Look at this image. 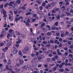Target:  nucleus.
Returning <instances> with one entry per match:
<instances>
[{"mask_svg":"<svg viewBox=\"0 0 73 73\" xmlns=\"http://www.w3.org/2000/svg\"><path fill=\"white\" fill-rule=\"evenodd\" d=\"M13 4L14 6L13 5ZM9 5L10 6H11L12 7H13V8H14L15 9H17V8H18L17 5V3L14 2H13L12 1H11L9 4Z\"/></svg>","mask_w":73,"mask_h":73,"instance_id":"f257e3e1","label":"nucleus"},{"mask_svg":"<svg viewBox=\"0 0 73 73\" xmlns=\"http://www.w3.org/2000/svg\"><path fill=\"white\" fill-rule=\"evenodd\" d=\"M65 13L66 15H65L62 14L61 16L62 18V17H64L63 16H70L71 17H72V16H73V15H72L71 13H68L66 11L65 12Z\"/></svg>","mask_w":73,"mask_h":73,"instance_id":"f03ea898","label":"nucleus"},{"mask_svg":"<svg viewBox=\"0 0 73 73\" xmlns=\"http://www.w3.org/2000/svg\"><path fill=\"white\" fill-rule=\"evenodd\" d=\"M13 17H14L13 15L12 16L11 15H10L9 16V20L10 21H12L13 20Z\"/></svg>","mask_w":73,"mask_h":73,"instance_id":"7ed1b4c3","label":"nucleus"},{"mask_svg":"<svg viewBox=\"0 0 73 73\" xmlns=\"http://www.w3.org/2000/svg\"><path fill=\"white\" fill-rule=\"evenodd\" d=\"M23 18L22 17H20L19 18H17L15 19V21L17 22L18 21H19L20 19H23Z\"/></svg>","mask_w":73,"mask_h":73,"instance_id":"20e7f679","label":"nucleus"},{"mask_svg":"<svg viewBox=\"0 0 73 73\" xmlns=\"http://www.w3.org/2000/svg\"><path fill=\"white\" fill-rule=\"evenodd\" d=\"M18 52V51L16 49H15L13 51V53L14 54H16V53H17V52Z\"/></svg>","mask_w":73,"mask_h":73,"instance_id":"39448f33","label":"nucleus"},{"mask_svg":"<svg viewBox=\"0 0 73 73\" xmlns=\"http://www.w3.org/2000/svg\"><path fill=\"white\" fill-rule=\"evenodd\" d=\"M19 62L20 64V65H22V64H24V61L23 60H19Z\"/></svg>","mask_w":73,"mask_h":73,"instance_id":"423d86ee","label":"nucleus"},{"mask_svg":"<svg viewBox=\"0 0 73 73\" xmlns=\"http://www.w3.org/2000/svg\"><path fill=\"white\" fill-rule=\"evenodd\" d=\"M3 15H5V14H7V12L4 11L3 9L1 10V13H3Z\"/></svg>","mask_w":73,"mask_h":73,"instance_id":"0eeeda50","label":"nucleus"},{"mask_svg":"<svg viewBox=\"0 0 73 73\" xmlns=\"http://www.w3.org/2000/svg\"><path fill=\"white\" fill-rule=\"evenodd\" d=\"M12 37V35L10 34L9 33H8L7 36V37L8 38H9V37Z\"/></svg>","mask_w":73,"mask_h":73,"instance_id":"6e6552de","label":"nucleus"},{"mask_svg":"<svg viewBox=\"0 0 73 73\" xmlns=\"http://www.w3.org/2000/svg\"><path fill=\"white\" fill-rule=\"evenodd\" d=\"M37 58H38V60L39 62H41V61H42V58L41 57L39 56H37Z\"/></svg>","mask_w":73,"mask_h":73,"instance_id":"1a4fd4ad","label":"nucleus"},{"mask_svg":"<svg viewBox=\"0 0 73 73\" xmlns=\"http://www.w3.org/2000/svg\"><path fill=\"white\" fill-rule=\"evenodd\" d=\"M54 31H51L50 33H46L47 35H48V36H50V35H51V34H52V33H54Z\"/></svg>","mask_w":73,"mask_h":73,"instance_id":"9d476101","label":"nucleus"},{"mask_svg":"<svg viewBox=\"0 0 73 73\" xmlns=\"http://www.w3.org/2000/svg\"><path fill=\"white\" fill-rule=\"evenodd\" d=\"M24 50L26 52H28L29 50V47H26L24 48Z\"/></svg>","mask_w":73,"mask_h":73,"instance_id":"9b49d317","label":"nucleus"},{"mask_svg":"<svg viewBox=\"0 0 73 73\" xmlns=\"http://www.w3.org/2000/svg\"><path fill=\"white\" fill-rule=\"evenodd\" d=\"M6 68L7 70H10L11 71V70H12L11 69H9V67H8V65H6Z\"/></svg>","mask_w":73,"mask_h":73,"instance_id":"f8f14e48","label":"nucleus"},{"mask_svg":"<svg viewBox=\"0 0 73 73\" xmlns=\"http://www.w3.org/2000/svg\"><path fill=\"white\" fill-rule=\"evenodd\" d=\"M37 60V58H34L32 60V62H36Z\"/></svg>","mask_w":73,"mask_h":73,"instance_id":"ddd939ff","label":"nucleus"},{"mask_svg":"<svg viewBox=\"0 0 73 73\" xmlns=\"http://www.w3.org/2000/svg\"><path fill=\"white\" fill-rule=\"evenodd\" d=\"M56 18H57V20H60V15H56Z\"/></svg>","mask_w":73,"mask_h":73,"instance_id":"4468645a","label":"nucleus"},{"mask_svg":"<svg viewBox=\"0 0 73 73\" xmlns=\"http://www.w3.org/2000/svg\"><path fill=\"white\" fill-rule=\"evenodd\" d=\"M55 43H56V44H58V45H59V44H60V42L58 41V40H55Z\"/></svg>","mask_w":73,"mask_h":73,"instance_id":"2eb2a0df","label":"nucleus"},{"mask_svg":"<svg viewBox=\"0 0 73 73\" xmlns=\"http://www.w3.org/2000/svg\"><path fill=\"white\" fill-rule=\"evenodd\" d=\"M37 63L35 62L33 64V67H36V66H37Z\"/></svg>","mask_w":73,"mask_h":73,"instance_id":"dca6fc26","label":"nucleus"},{"mask_svg":"<svg viewBox=\"0 0 73 73\" xmlns=\"http://www.w3.org/2000/svg\"><path fill=\"white\" fill-rule=\"evenodd\" d=\"M61 37H66V35L63 33H62L61 35Z\"/></svg>","mask_w":73,"mask_h":73,"instance_id":"f3484780","label":"nucleus"},{"mask_svg":"<svg viewBox=\"0 0 73 73\" xmlns=\"http://www.w3.org/2000/svg\"><path fill=\"white\" fill-rule=\"evenodd\" d=\"M9 32L10 33H12V32H13V33H15V31L13 30L10 29L9 30Z\"/></svg>","mask_w":73,"mask_h":73,"instance_id":"a211bd4d","label":"nucleus"},{"mask_svg":"<svg viewBox=\"0 0 73 73\" xmlns=\"http://www.w3.org/2000/svg\"><path fill=\"white\" fill-rule=\"evenodd\" d=\"M16 35H17L18 36H20V33L18 32L17 31H15Z\"/></svg>","mask_w":73,"mask_h":73,"instance_id":"6ab92c4d","label":"nucleus"},{"mask_svg":"<svg viewBox=\"0 0 73 73\" xmlns=\"http://www.w3.org/2000/svg\"><path fill=\"white\" fill-rule=\"evenodd\" d=\"M11 45H12V42H9L7 44V45L8 46H11Z\"/></svg>","mask_w":73,"mask_h":73,"instance_id":"aec40b11","label":"nucleus"},{"mask_svg":"<svg viewBox=\"0 0 73 73\" xmlns=\"http://www.w3.org/2000/svg\"><path fill=\"white\" fill-rule=\"evenodd\" d=\"M21 42V40L20 39H19L18 40V41H16V44H20V42Z\"/></svg>","mask_w":73,"mask_h":73,"instance_id":"412c9836","label":"nucleus"},{"mask_svg":"<svg viewBox=\"0 0 73 73\" xmlns=\"http://www.w3.org/2000/svg\"><path fill=\"white\" fill-rule=\"evenodd\" d=\"M43 29L44 32L46 33V32H48V30L47 29H46L44 28H43Z\"/></svg>","mask_w":73,"mask_h":73,"instance_id":"4be33fe9","label":"nucleus"},{"mask_svg":"<svg viewBox=\"0 0 73 73\" xmlns=\"http://www.w3.org/2000/svg\"><path fill=\"white\" fill-rule=\"evenodd\" d=\"M52 29L53 30H55L56 29V27H55V25H54L52 27Z\"/></svg>","mask_w":73,"mask_h":73,"instance_id":"5701e85b","label":"nucleus"},{"mask_svg":"<svg viewBox=\"0 0 73 73\" xmlns=\"http://www.w3.org/2000/svg\"><path fill=\"white\" fill-rule=\"evenodd\" d=\"M15 70L17 71V72H19V71H20V70H20V69H18L16 68H15Z\"/></svg>","mask_w":73,"mask_h":73,"instance_id":"b1692460","label":"nucleus"},{"mask_svg":"<svg viewBox=\"0 0 73 73\" xmlns=\"http://www.w3.org/2000/svg\"><path fill=\"white\" fill-rule=\"evenodd\" d=\"M28 68V66L27 65H25L24 67H22V69H25L26 68Z\"/></svg>","mask_w":73,"mask_h":73,"instance_id":"393cba45","label":"nucleus"},{"mask_svg":"<svg viewBox=\"0 0 73 73\" xmlns=\"http://www.w3.org/2000/svg\"><path fill=\"white\" fill-rule=\"evenodd\" d=\"M65 1L66 2V5H69V3L68 2V0H65Z\"/></svg>","mask_w":73,"mask_h":73,"instance_id":"a878e982","label":"nucleus"},{"mask_svg":"<svg viewBox=\"0 0 73 73\" xmlns=\"http://www.w3.org/2000/svg\"><path fill=\"white\" fill-rule=\"evenodd\" d=\"M42 45L43 47H44V48H45L43 49V50L44 51V50H45V46H44V45L43 44H42Z\"/></svg>","mask_w":73,"mask_h":73,"instance_id":"bb28decb","label":"nucleus"},{"mask_svg":"<svg viewBox=\"0 0 73 73\" xmlns=\"http://www.w3.org/2000/svg\"><path fill=\"white\" fill-rule=\"evenodd\" d=\"M31 14L32 13L29 12L27 13H26V16H28V15H31Z\"/></svg>","mask_w":73,"mask_h":73,"instance_id":"cd10ccee","label":"nucleus"},{"mask_svg":"<svg viewBox=\"0 0 73 73\" xmlns=\"http://www.w3.org/2000/svg\"><path fill=\"white\" fill-rule=\"evenodd\" d=\"M22 54V52H21V51L20 50L19 51V55L20 56V55H21Z\"/></svg>","mask_w":73,"mask_h":73,"instance_id":"c85d7f7f","label":"nucleus"},{"mask_svg":"<svg viewBox=\"0 0 73 73\" xmlns=\"http://www.w3.org/2000/svg\"><path fill=\"white\" fill-rule=\"evenodd\" d=\"M16 2L18 4H20V3L21 2V1L20 0H16Z\"/></svg>","mask_w":73,"mask_h":73,"instance_id":"c756f323","label":"nucleus"},{"mask_svg":"<svg viewBox=\"0 0 73 73\" xmlns=\"http://www.w3.org/2000/svg\"><path fill=\"white\" fill-rule=\"evenodd\" d=\"M63 3H64L63 2H60L59 3V4H60V7L62 6V4H63Z\"/></svg>","mask_w":73,"mask_h":73,"instance_id":"7c9ffc66","label":"nucleus"},{"mask_svg":"<svg viewBox=\"0 0 73 73\" xmlns=\"http://www.w3.org/2000/svg\"><path fill=\"white\" fill-rule=\"evenodd\" d=\"M46 27H48V31H50V26L49 25H47Z\"/></svg>","mask_w":73,"mask_h":73,"instance_id":"2f4dec72","label":"nucleus"},{"mask_svg":"<svg viewBox=\"0 0 73 73\" xmlns=\"http://www.w3.org/2000/svg\"><path fill=\"white\" fill-rule=\"evenodd\" d=\"M25 9V7L23 6V7H21V8H19V9Z\"/></svg>","mask_w":73,"mask_h":73,"instance_id":"473e14b6","label":"nucleus"},{"mask_svg":"<svg viewBox=\"0 0 73 73\" xmlns=\"http://www.w3.org/2000/svg\"><path fill=\"white\" fill-rule=\"evenodd\" d=\"M68 52L70 53H73V51H72L70 49L68 50Z\"/></svg>","mask_w":73,"mask_h":73,"instance_id":"72a5a7b5","label":"nucleus"},{"mask_svg":"<svg viewBox=\"0 0 73 73\" xmlns=\"http://www.w3.org/2000/svg\"><path fill=\"white\" fill-rule=\"evenodd\" d=\"M4 36V35L2 34H0V37L1 38H2Z\"/></svg>","mask_w":73,"mask_h":73,"instance_id":"f704fd0d","label":"nucleus"},{"mask_svg":"<svg viewBox=\"0 0 73 73\" xmlns=\"http://www.w3.org/2000/svg\"><path fill=\"white\" fill-rule=\"evenodd\" d=\"M64 54L65 55V56H68V52H66Z\"/></svg>","mask_w":73,"mask_h":73,"instance_id":"c9c22d12","label":"nucleus"},{"mask_svg":"<svg viewBox=\"0 0 73 73\" xmlns=\"http://www.w3.org/2000/svg\"><path fill=\"white\" fill-rule=\"evenodd\" d=\"M36 3L38 4H41V2H40V1H38L37 0L36 1Z\"/></svg>","mask_w":73,"mask_h":73,"instance_id":"e433bc0d","label":"nucleus"},{"mask_svg":"<svg viewBox=\"0 0 73 73\" xmlns=\"http://www.w3.org/2000/svg\"><path fill=\"white\" fill-rule=\"evenodd\" d=\"M21 12L22 13H24V12L23 11H19L18 12L19 13H21Z\"/></svg>","mask_w":73,"mask_h":73,"instance_id":"4c0bfd02","label":"nucleus"},{"mask_svg":"<svg viewBox=\"0 0 73 73\" xmlns=\"http://www.w3.org/2000/svg\"><path fill=\"white\" fill-rule=\"evenodd\" d=\"M42 43L44 44H46L47 43V41H44L42 42Z\"/></svg>","mask_w":73,"mask_h":73,"instance_id":"58836bf2","label":"nucleus"},{"mask_svg":"<svg viewBox=\"0 0 73 73\" xmlns=\"http://www.w3.org/2000/svg\"><path fill=\"white\" fill-rule=\"evenodd\" d=\"M45 25V23H42L41 25L42 27H44V25Z\"/></svg>","mask_w":73,"mask_h":73,"instance_id":"ea45409f","label":"nucleus"},{"mask_svg":"<svg viewBox=\"0 0 73 73\" xmlns=\"http://www.w3.org/2000/svg\"><path fill=\"white\" fill-rule=\"evenodd\" d=\"M59 71L61 72H63L64 71V69H60L59 70Z\"/></svg>","mask_w":73,"mask_h":73,"instance_id":"a19ab883","label":"nucleus"},{"mask_svg":"<svg viewBox=\"0 0 73 73\" xmlns=\"http://www.w3.org/2000/svg\"><path fill=\"white\" fill-rule=\"evenodd\" d=\"M8 4V3L6 4L4 6L5 8H6V7H7V6Z\"/></svg>","mask_w":73,"mask_h":73,"instance_id":"79ce46f5","label":"nucleus"},{"mask_svg":"<svg viewBox=\"0 0 73 73\" xmlns=\"http://www.w3.org/2000/svg\"><path fill=\"white\" fill-rule=\"evenodd\" d=\"M28 11H29V12H31L32 10L31 9H30V8H29L28 9Z\"/></svg>","mask_w":73,"mask_h":73,"instance_id":"37998d69","label":"nucleus"},{"mask_svg":"<svg viewBox=\"0 0 73 73\" xmlns=\"http://www.w3.org/2000/svg\"><path fill=\"white\" fill-rule=\"evenodd\" d=\"M58 22H57L55 23V25H56V26H57L58 25Z\"/></svg>","mask_w":73,"mask_h":73,"instance_id":"c03bdc74","label":"nucleus"},{"mask_svg":"<svg viewBox=\"0 0 73 73\" xmlns=\"http://www.w3.org/2000/svg\"><path fill=\"white\" fill-rule=\"evenodd\" d=\"M4 45V43H1V44H0V46H3Z\"/></svg>","mask_w":73,"mask_h":73,"instance_id":"a18cd8bd","label":"nucleus"},{"mask_svg":"<svg viewBox=\"0 0 73 73\" xmlns=\"http://www.w3.org/2000/svg\"><path fill=\"white\" fill-rule=\"evenodd\" d=\"M62 41V38H60L59 39V41Z\"/></svg>","mask_w":73,"mask_h":73,"instance_id":"49530a36","label":"nucleus"},{"mask_svg":"<svg viewBox=\"0 0 73 73\" xmlns=\"http://www.w3.org/2000/svg\"><path fill=\"white\" fill-rule=\"evenodd\" d=\"M10 13H11V14H12V16H13V12H12V11H11V10H10Z\"/></svg>","mask_w":73,"mask_h":73,"instance_id":"de8ad7c7","label":"nucleus"},{"mask_svg":"<svg viewBox=\"0 0 73 73\" xmlns=\"http://www.w3.org/2000/svg\"><path fill=\"white\" fill-rule=\"evenodd\" d=\"M45 5H46V4L45 3V2H44L42 4V6H45Z\"/></svg>","mask_w":73,"mask_h":73,"instance_id":"09e8293b","label":"nucleus"},{"mask_svg":"<svg viewBox=\"0 0 73 73\" xmlns=\"http://www.w3.org/2000/svg\"><path fill=\"white\" fill-rule=\"evenodd\" d=\"M39 54V53H38V52H36V56H38Z\"/></svg>","mask_w":73,"mask_h":73,"instance_id":"8fccbe9b","label":"nucleus"},{"mask_svg":"<svg viewBox=\"0 0 73 73\" xmlns=\"http://www.w3.org/2000/svg\"><path fill=\"white\" fill-rule=\"evenodd\" d=\"M60 34V32H59L58 33H56V36H59V35Z\"/></svg>","mask_w":73,"mask_h":73,"instance_id":"3c124183","label":"nucleus"},{"mask_svg":"<svg viewBox=\"0 0 73 73\" xmlns=\"http://www.w3.org/2000/svg\"><path fill=\"white\" fill-rule=\"evenodd\" d=\"M68 63L67 62H65L64 63V64L66 66H67V65H68V64L67 63Z\"/></svg>","mask_w":73,"mask_h":73,"instance_id":"603ef678","label":"nucleus"},{"mask_svg":"<svg viewBox=\"0 0 73 73\" xmlns=\"http://www.w3.org/2000/svg\"><path fill=\"white\" fill-rule=\"evenodd\" d=\"M3 4L2 5H0V8H3Z\"/></svg>","mask_w":73,"mask_h":73,"instance_id":"864d4df0","label":"nucleus"},{"mask_svg":"<svg viewBox=\"0 0 73 73\" xmlns=\"http://www.w3.org/2000/svg\"><path fill=\"white\" fill-rule=\"evenodd\" d=\"M15 46L16 47H19V44H16L15 45Z\"/></svg>","mask_w":73,"mask_h":73,"instance_id":"5fc2aeb1","label":"nucleus"},{"mask_svg":"<svg viewBox=\"0 0 73 73\" xmlns=\"http://www.w3.org/2000/svg\"><path fill=\"white\" fill-rule=\"evenodd\" d=\"M65 70H66V71H68V72H70V70H69L68 68H66L65 69Z\"/></svg>","mask_w":73,"mask_h":73,"instance_id":"6e6d98bb","label":"nucleus"},{"mask_svg":"<svg viewBox=\"0 0 73 73\" xmlns=\"http://www.w3.org/2000/svg\"><path fill=\"white\" fill-rule=\"evenodd\" d=\"M58 55H61V54H62V53L60 52H59L58 53Z\"/></svg>","mask_w":73,"mask_h":73,"instance_id":"4d7b16f0","label":"nucleus"},{"mask_svg":"<svg viewBox=\"0 0 73 73\" xmlns=\"http://www.w3.org/2000/svg\"><path fill=\"white\" fill-rule=\"evenodd\" d=\"M16 65H17V66H20V64H19V63H17L16 64Z\"/></svg>","mask_w":73,"mask_h":73,"instance_id":"13d9d810","label":"nucleus"},{"mask_svg":"<svg viewBox=\"0 0 73 73\" xmlns=\"http://www.w3.org/2000/svg\"><path fill=\"white\" fill-rule=\"evenodd\" d=\"M52 60L53 61H55V59L54 58H52Z\"/></svg>","mask_w":73,"mask_h":73,"instance_id":"bf43d9fd","label":"nucleus"},{"mask_svg":"<svg viewBox=\"0 0 73 73\" xmlns=\"http://www.w3.org/2000/svg\"><path fill=\"white\" fill-rule=\"evenodd\" d=\"M52 13H55V12H56V11L53 10H52Z\"/></svg>","mask_w":73,"mask_h":73,"instance_id":"052dcab7","label":"nucleus"},{"mask_svg":"<svg viewBox=\"0 0 73 73\" xmlns=\"http://www.w3.org/2000/svg\"><path fill=\"white\" fill-rule=\"evenodd\" d=\"M71 37H73V32H72L71 34Z\"/></svg>","mask_w":73,"mask_h":73,"instance_id":"680f3d73","label":"nucleus"},{"mask_svg":"<svg viewBox=\"0 0 73 73\" xmlns=\"http://www.w3.org/2000/svg\"><path fill=\"white\" fill-rule=\"evenodd\" d=\"M67 24H71V21H68L67 22Z\"/></svg>","mask_w":73,"mask_h":73,"instance_id":"e2e57ef3","label":"nucleus"},{"mask_svg":"<svg viewBox=\"0 0 73 73\" xmlns=\"http://www.w3.org/2000/svg\"><path fill=\"white\" fill-rule=\"evenodd\" d=\"M68 34H69V32L66 31V35H68Z\"/></svg>","mask_w":73,"mask_h":73,"instance_id":"0e129e2a","label":"nucleus"},{"mask_svg":"<svg viewBox=\"0 0 73 73\" xmlns=\"http://www.w3.org/2000/svg\"><path fill=\"white\" fill-rule=\"evenodd\" d=\"M25 35H22V36L23 37V38H25Z\"/></svg>","mask_w":73,"mask_h":73,"instance_id":"69168bd1","label":"nucleus"},{"mask_svg":"<svg viewBox=\"0 0 73 73\" xmlns=\"http://www.w3.org/2000/svg\"><path fill=\"white\" fill-rule=\"evenodd\" d=\"M31 56L32 57H34L35 56V54H32L31 55Z\"/></svg>","mask_w":73,"mask_h":73,"instance_id":"338daca9","label":"nucleus"},{"mask_svg":"<svg viewBox=\"0 0 73 73\" xmlns=\"http://www.w3.org/2000/svg\"><path fill=\"white\" fill-rule=\"evenodd\" d=\"M59 10V9L58 8H56L55 9V11H58Z\"/></svg>","mask_w":73,"mask_h":73,"instance_id":"774afa93","label":"nucleus"}]
</instances>
